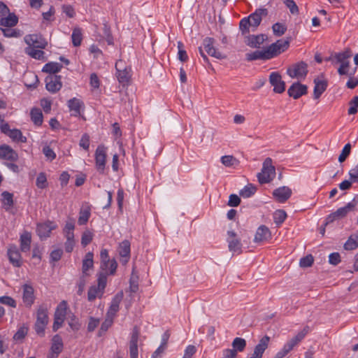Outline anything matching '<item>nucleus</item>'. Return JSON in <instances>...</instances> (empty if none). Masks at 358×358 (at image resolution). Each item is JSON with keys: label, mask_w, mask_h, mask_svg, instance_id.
Segmentation results:
<instances>
[{"label": "nucleus", "mask_w": 358, "mask_h": 358, "mask_svg": "<svg viewBox=\"0 0 358 358\" xmlns=\"http://www.w3.org/2000/svg\"><path fill=\"white\" fill-rule=\"evenodd\" d=\"M289 45V41L288 40L284 41L280 39L264 50L247 53L245 55V59L248 62L257 59L268 60L284 52L288 49Z\"/></svg>", "instance_id": "1"}, {"label": "nucleus", "mask_w": 358, "mask_h": 358, "mask_svg": "<svg viewBox=\"0 0 358 358\" xmlns=\"http://www.w3.org/2000/svg\"><path fill=\"white\" fill-rule=\"evenodd\" d=\"M267 15L266 8H258L248 17H243L239 23V29L242 34L246 35L250 34V31H256L262 20V17H266Z\"/></svg>", "instance_id": "2"}, {"label": "nucleus", "mask_w": 358, "mask_h": 358, "mask_svg": "<svg viewBox=\"0 0 358 358\" xmlns=\"http://www.w3.org/2000/svg\"><path fill=\"white\" fill-rule=\"evenodd\" d=\"M275 176V168L273 165L272 159L267 157L263 162L262 171L257 173V179L260 184H266L272 181Z\"/></svg>", "instance_id": "3"}, {"label": "nucleus", "mask_w": 358, "mask_h": 358, "mask_svg": "<svg viewBox=\"0 0 358 358\" xmlns=\"http://www.w3.org/2000/svg\"><path fill=\"white\" fill-rule=\"evenodd\" d=\"M107 283V273H99L97 285L90 287L87 293V299L90 301H94L96 298H101L104 294Z\"/></svg>", "instance_id": "4"}, {"label": "nucleus", "mask_w": 358, "mask_h": 358, "mask_svg": "<svg viewBox=\"0 0 358 358\" xmlns=\"http://www.w3.org/2000/svg\"><path fill=\"white\" fill-rule=\"evenodd\" d=\"M199 51L205 62H208V59L205 55L204 51L216 59H221L222 58V52L216 50L215 47V40L212 38H205L203 41L202 46L199 47Z\"/></svg>", "instance_id": "5"}, {"label": "nucleus", "mask_w": 358, "mask_h": 358, "mask_svg": "<svg viewBox=\"0 0 358 358\" xmlns=\"http://www.w3.org/2000/svg\"><path fill=\"white\" fill-rule=\"evenodd\" d=\"M116 76L119 83L123 85H128L131 77V68L125 65L122 59L115 63Z\"/></svg>", "instance_id": "6"}, {"label": "nucleus", "mask_w": 358, "mask_h": 358, "mask_svg": "<svg viewBox=\"0 0 358 358\" xmlns=\"http://www.w3.org/2000/svg\"><path fill=\"white\" fill-rule=\"evenodd\" d=\"M352 57L350 49L348 48L343 52L336 53L334 55L336 64L340 63V67L338 69V73L340 76L348 75V69L350 67L349 59Z\"/></svg>", "instance_id": "7"}, {"label": "nucleus", "mask_w": 358, "mask_h": 358, "mask_svg": "<svg viewBox=\"0 0 358 358\" xmlns=\"http://www.w3.org/2000/svg\"><path fill=\"white\" fill-rule=\"evenodd\" d=\"M227 235L228 248L231 252V257L241 254L242 243L237 234L234 231H228Z\"/></svg>", "instance_id": "8"}, {"label": "nucleus", "mask_w": 358, "mask_h": 358, "mask_svg": "<svg viewBox=\"0 0 358 358\" xmlns=\"http://www.w3.org/2000/svg\"><path fill=\"white\" fill-rule=\"evenodd\" d=\"M308 72V64L303 61L294 64L287 70V75L292 78H304L307 76Z\"/></svg>", "instance_id": "9"}, {"label": "nucleus", "mask_w": 358, "mask_h": 358, "mask_svg": "<svg viewBox=\"0 0 358 358\" xmlns=\"http://www.w3.org/2000/svg\"><path fill=\"white\" fill-rule=\"evenodd\" d=\"M24 41L27 44V47H33L34 48L45 49L48 45V41L41 34L26 35Z\"/></svg>", "instance_id": "10"}, {"label": "nucleus", "mask_w": 358, "mask_h": 358, "mask_svg": "<svg viewBox=\"0 0 358 358\" xmlns=\"http://www.w3.org/2000/svg\"><path fill=\"white\" fill-rule=\"evenodd\" d=\"M233 349L225 350V358H236L237 352H243L246 347V341L244 338L236 337L232 342Z\"/></svg>", "instance_id": "11"}, {"label": "nucleus", "mask_w": 358, "mask_h": 358, "mask_svg": "<svg viewBox=\"0 0 358 358\" xmlns=\"http://www.w3.org/2000/svg\"><path fill=\"white\" fill-rule=\"evenodd\" d=\"M269 83L273 87V92L282 94L285 90V83L282 80V76L278 71L271 73Z\"/></svg>", "instance_id": "12"}, {"label": "nucleus", "mask_w": 358, "mask_h": 358, "mask_svg": "<svg viewBox=\"0 0 358 358\" xmlns=\"http://www.w3.org/2000/svg\"><path fill=\"white\" fill-rule=\"evenodd\" d=\"M106 161V148L103 145H99L95 152V163L97 171L103 173Z\"/></svg>", "instance_id": "13"}, {"label": "nucleus", "mask_w": 358, "mask_h": 358, "mask_svg": "<svg viewBox=\"0 0 358 358\" xmlns=\"http://www.w3.org/2000/svg\"><path fill=\"white\" fill-rule=\"evenodd\" d=\"M101 257V268L107 271V264H110V274L115 273L117 264L115 259H110L108 252L106 249H102L100 254Z\"/></svg>", "instance_id": "14"}, {"label": "nucleus", "mask_w": 358, "mask_h": 358, "mask_svg": "<svg viewBox=\"0 0 358 358\" xmlns=\"http://www.w3.org/2000/svg\"><path fill=\"white\" fill-rule=\"evenodd\" d=\"M245 36V43L252 48H259L260 45L264 43L265 41L268 39L266 34H260L258 35H250L246 34Z\"/></svg>", "instance_id": "15"}, {"label": "nucleus", "mask_w": 358, "mask_h": 358, "mask_svg": "<svg viewBox=\"0 0 358 358\" xmlns=\"http://www.w3.org/2000/svg\"><path fill=\"white\" fill-rule=\"evenodd\" d=\"M45 82L47 90L52 93L58 92L62 86L61 77L57 75L48 76Z\"/></svg>", "instance_id": "16"}, {"label": "nucleus", "mask_w": 358, "mask_h": 358, "mask_svg": "<svg viewBox=\"0 0 358 358\" xmlns=\"http://www.w3.org/2000/svg\"><path fill=\"white\" fill-rule=\"evenodd\" d=\"M307 92V86L299 82L294 83L287 90L288 95L294 99H299L301 96L306 94Z\"/></svg>", "instance_id": "17"}, {"label": "nucleus", "mask_w": 358, "mask_h": 358, "mask_svg": "<svg viewBox=\"0 0 358 358\" xmlns=\"http://www.w3.org/2000/svg\"><path fill=\"white\" fill-rule=\"evenodd\" d=\"M139 336V329L134 327L129 341V356L130 358H138V341Z\"/></svg>", "instance_id": "18"}, {"label": "nucleus", "mask_w": 358, "mask_h": 358, "mask_svg": "<svg viewBox=\"0 0 358 358\" xmlns=\"http://www.w3.org/2000/svg\"><path fill=\"white\" fill-rule=\"evenodd\" d=\"M357 203L355 199L349 202L345 206L339 208L336 211L331 213V216L330 217L333 218H343L345 217L350 212L354 211L356 207Z\"/></svg>", "instance_id": "19"}, {"label": "nucleus", "mask_w": 358, "mask_h": 358, "mask_svg": "<svg viewBox=\"0 0 358 358\" xmlns=\"http://www.w3.org/2000/svg\"><path fill=\"white\" fill-rule=\"evenodd\" d=\"M0 158L15 162L18 159L17 153L7 145L0 146Z\"/></svg>", "instance_id": "20"}, {"label": "nucleus", "mask_w": 358, "mask_h": 358, "mask_svg": "<svg viewBox=\"0 0 358 358\" xmlns=\"http://www.w3.org/2000/svg\"><path fill=\"white\" fill-rule=\"evenodd\" d=\"M273 195L278 201L284 203L291 196L292 190L288 187L283 186L275 189Z\"/></svg>", "instance_id": "21"}, {"label": "nucleus", "mask_w": 358, "mask_h": 358, "mask_svg": "<svg viewBox=\"0 0 358 358\" xmlns=\"http://www.w3.org/2000/svg\"><path fill=\"white\" fill-rule=\"evenodd\" d=\"M118 252L121 257L120 262L123 264H126L130 257V243L127 240H124L119 245Z\"/></svg>", "instance_id": "22"}, {"label": "nucleus", "mask_w": 358, "mask_h": 358, "mask_svg": "<svg viewBox=\"0 0 358 358\" xmlns=\"http://www.w3.org/2000/svg\"><path fill=\"white\" fill-rule=\"evenodd\" d=\"M56 227L55 224L52 222L38 224L37 225L36 231L41 238H45L50 236L52 230Z\"/></svg>", "instance_id": "23"}, {"label": "nucleus", "mask_w": 358, "mask_h": 358, "mask_svg": "<svg viewBox=\"0 0 358 358\" xmlns=\"http://www.w3.org/2000/svg\"><path fill=\"white\" fill-rule=\"evenodd\" d=\"M8 256L10 262L16 267L22 265L20 253L16 246H10L8 250Z\"/></svg>", "instance_id": "24"}, {"label": "nucleus", "mask_w": 358, "mask_h": 358, "mask_svg": "<svg viewBox=\"0 0 358 358\" xmlns=\"http://www.w3.org/2000/svg\"><path fill=\"white\" fill-rule=\"evenodd\" d=\"M23 294L22 300L23 303L27 306H30L34 301V291L31 285L25 284L22 286Z\"/></svg>", "instance_id": "25"}, {"label": "nucleus", "mask_w": 358, "mask_h": 358, "mask_svg": "<svg viewBox=\"0 0 358 358\" xmlns=\"http://www.w3.org/2000/svg\"><path fill=\"white\" fill-rule=\"evenodd\" d=\"M314 84L315 87L313 90V97L315 99H317L327 90L328 83L326 80H319L318 78H315Z\"/></svg>", "instance_id": "26"}, {"label": "nucleus", "mask_w": 358, "mask_h": 358, "mask_svg": "<svg viewBox=\"0 0 358 358\" xmlns=\"http://www.w3.org/2000/svg\"><path fill=\"white\" fill-rule=\"evenodd\" d=\"M83 106V102L77 98H73L68 101V107L73 116H79L80 110Z\"/></svg>", "instance_id": "27"}, {"label": "nucleus", "mask_w": 358, "mask_h": 358, "mask_svg": "<svg viewBox=\"0 0 358 358\" xmlns=\"http://www.w3.org/2000/svg\"><path fill=\"white\" fill-rule=\"evenodd\" d=\"M48 322V315H38L37 320L35 324V330L41 336L44 335L45 329Z\"/></svg>", "instance_id": "28"}, {"label": "nucleus", "mask_w": 358, "mask_h": 358, "mask_svg": "<svg viewBox=\"0 0 358 358\" xmlns=\"http://www.w3.org/2000/svg\"><path fill=\"white\" fill-rule=\"evenodd\" d=\"M18 22V17L13 13H9L6 16L0 18V27H13Z\"/></svg>", "instance_id": "29"}, {"label": "nucleus", "mask_w": 358, "mask_h": 358, "mask_svg": "<svg viewBox=\"0 0 358 358\" xmlns=\"http://www.w3.org/2000/svg\"><path fill=\"white\" fill-rule=\"evenodd\" d=\"M271 236V234L269 229L264 225H262L257 229L254 241L257 243L262 242L268 240Z\"/></svg>", "instance_id": "30"}, {"label": "nucleus", "mask_w": 358, "mask_h": 358, "mask_svg": "<svg viewBox=\"0 0 358 358\" xmlns=\"http://www.w3.org/2000/svg\"><path fill=\"white\" fill-rule=\"evenodd\" d=\"M93 257H94V255L91 252H89L85 255V256L83 260V266H82L83 277L89 275V273H87V271H89V269L93 268V265H94Z\"/></svg>", "instance_id": "31"}, {"label": "nucleus", "mask_w": 358, "mask_h": 358, "mask_svg": "<svg viewBox=\"0 0 358 358\" xmlns=\"http://www.w3.org/2000/svg\"><path fill=\"white\" fill-rule=\"evenodd\" d=\"M20 250L22 252H27L30 250L31 235L28 231H24L20 238Z\"/></svg>", "instance_id": "32"}, {"label": "nucleus", "mask_w": 358, "mask_h": 358, "mask_svg": "<svg viewBox=\"0 0 358 358\" xmlns=\"http://www.w3.org/2000/svg\"><path fill=\"white\" fill-rule=\"evenodd\" d=\"M24 52L27 55H29L34 59L42 61L46 60L45 52L42 50V49L34 48L33 47H27L24 49Z\"/></svg>", "instance_id": "33"}, {"label": "nucleus", "mask_w": 358, "mask_h": 358, "mask_svg": "<svg viewBox=\"0 0 358 358\" xmlns=\"http://www.w3.org/2000/svg\"><path fill=\"white\" fill-rule=\"evenodd\" d=\"M257 190V188L255 185L248 183L240 190L239 195L244 199H248L253 196L256 193Z\"/></svg>", "instance_id": "34"}, {"label": "nucleus", "mask_w": 358, "mask_h": 358, "mask_svg": "<svg viewBox=\"0 0 358 358\" xmlns=\"http://www.w3.org/2000/svg\"><path fill=\"white\" fill-rule=\"evenodd\" d=\"M63 350V342L59 335H55L52 339L50 351L56 354H60Z\"/></svg>", "instance_id": "35"}, {"label": "nucleus", "mask_w": 358, "mask_h": 358, "mask_svg": "<svg viewBox=\"0 0 358 358\" xmlns=\"http://www.w3.org/2000/svg\"><path fill=\"white\" fill-rule=\"evenodd\" d=\"M62 68V64L57 62H49L45 64L43 71L49 73L50 75H55V73L59 72Z\"/></svg>", "instance_id": "36"}, {"label": "nucleus", "mask_w": 358, "mask_h": 358, "mask_svg": "<svg viewBox=\"0 0 358 358\" xmlns=\"http://www.w3.org/2000/svg\"><path fill=\"white\" fill-rule=\"evenodd\" d=\"M2 203L4 206L6 210H8L13 205V195L8 192H3L1 194Z\"/></svg>", "instance_id": "37"}, {"label": "nucleus", "mask_w": 358, "mask_h": 358, "mask_svg": "<svg viewBox=\"0 0 358 358\" xmlns=\"http://www.w3.org/2000/svg\"><path fill=\"white\" fill-rule=\"evenodd\" d=\"M30 115L31 120L36 125H41L43 123V113L39 108H33Z\"/></svg>", "instance_id": "38"}, {"label": "nucleus", "mask_w": 358, "mask_h": 358, "mask_svg": "<svg viewBox=\"0 0 358 358\" xmlns=\"http://www.w3.org/2000/svg\"><path fill=\"white\" fill-rule=\"evenodd\" d=\"M8 136L14 141L20 143L27 142V138L22 135L20 130L17 129H12Z\"/></svg>", "instance_id": "39"}, {"label": "nucleus", "mask_w": 358, "mask_h": 358, "mask_svg": "<svg viewBox=\"0 0 358 358\" xmlns=\"http://www.w3.org/2000/svg\"><path fill=\"white\" fill-rule=\"evenodd\" d=\"M240 165V161L233 155H225V169H235Z\"/></svg>", "instance_id": "40"}, {"label": "nucleus", "mask_w": 358, "mask_h": 358, "mask_svg": "<svg viewBox=\"0 0 358 358\" xmlns=\"http://www.w3.org/2000/svg\"><path fill=\"white\" fill-rule=\"evenodd\" d=\"M123 297L122 292L117 293L115 297L111 301V304L110 306V311L112 313H116L119 310L120 303L122 301Z\"/></svg>", "instance_id": "41"}, {"label": "nucleus", "mask_w": 358, "mask_h": 358, "mask_svg": "<svg viewBox=\"0 0 358 358\" xmlns=\"http://www.w3.org/2000/svg\"><path fill=\"white\" fill-rule=\"evenodd\" d=\"M72 43L75 47H78L81 44L83 36L82 31L80 28H74L71 35Z\"/></svg>", "instance_id": "42"}, {"label": "nucleus", "mask_w": 358, "mask_h": 358, "mask_svg": "<svg viewBox=\"0 0 358 358\" xmlns=\"http://www.w3.org/2000/svg\"><path fill=\"white\" fill-rule=\"evenodd\" d=\"M90 217V208L89 207H87L85 209H81L79 213V217H78V224L83 225L85 224Z\"/></svg>", "instance_id": "43"}, {"label": "nucleus", "mask_w": 358, "mask_h": 358, "mask_svg": "<svg viewBox=\"0 0 358 358\" xmlns=\"http://www.w3.org/2000/svg\"><path fill=\"white\" fill-rule=\"evenodd\" d=\"M287 217V213L284 210H277L273 213L274 222L280 226L282 224Z\"/></svg>", "instance_id": "44"}, {"label": "nucleus", "mask_w": 358, "mask_h": 358, "mask_svg": "<svg viewBox=\"0 0 358 358\" xmlns=\"http://www.w3.org/2000/svg\"><path fill=\"white\" fill-rule=\"evenodd\" d=\"M358 247V238H356V235L350 236L348 241L344 244V248L346 250H352Z\"/></svg>", "instance_id": "45"}, {"label": "nucleus", "mask_w": 358, "mask_h": 358, "mask_svg": "<svg viewBox=\"0 0 358 358\" xmlns=\"http://www.w3.org/2000/svg\"><path fill=\"white\" fill-rule=\"evenodd\" d=\"M272 29L273 34L275 36L279 37L282 36L285 33V31H287V27L285 24H283L280 22H276L273 24Z\"/></svg>", "instance_id": "46"}, {"label": "nucleus", "mask_w": 358, "mask_h": 358, "mask_svg": "<svg viewBox=\"0 0 358 358\" xmlns=\"http://www.w3.org/2000/svg\"><path fill=\"white\" fill-rule=\"evenodd\" d=\"M28 329L25 326L20 327L13 336V339L16 341H21L27 334Z\"/></svg>", "instance_id": "47"}, {"label": "nucleus", "mask_w": 358, "mask_h": 358, "mask_svg": "<svg viewBox=\"0 0 358 358\" xmlns=\"http://www.w3.org/2000/svg\"><path fill=\"white\" fill-rule=\"evenodd\" d=\"M351 152V145L350 143H347L344 148H343L341 153L338 157V162L342 163L345 161L347 157L350 155Z\"/></svg>", "instance_id": "48"}, {"label": "nucleus", "mask_w": 358, "mask_h": 358, "mask_svg": "<svg viewBox=\"0 0 358 358\" xmlns=\"http://www.w3.org/2000/svg\"><path fill=\"white\" fill-rule=\"evenodd\" d=\"M350 108L348 109L349 115H355L358 110V96H354L349 102Z\"/></svg>", "instance_id": "49"}, {"label": "nucleus", "mask_w": 358, "mask_h": 358, "mask_svg": "<svg viewBox=\"0 0 358 358\" xmlns=\"http://www.w3.org/2000/svg\"><path fill=\"white\" fill-rule=\"evenodd\" d=\"M36 185L40 189H44L47 187V178L44 173H40L38 175L36 178Z\"/></svg>", "instance_id": "50"}, {"label": "nucleus", "mask_w": 358, "mask_h": 358, "mask_svg": "<svg viewBox=\"0 0 358 358\" xmlns=\"http://www.w3.org/2000/svg\"><path fill=\"white\" fill-rule=\"evenodd\" d=\"M314 258L312 255H308L300 259L299 265L302 268H308L312 266Z\"/></svg>", "instance_id": "51"}, {"label": "nucleus", "mask_w": 358, "mask_h": 358, "mask_svg": "<svg viewBox=\"0 0 358 358\" xmlns=\"http://www.w3.org/2000/svg\"><path fill=\"white\" fill-rule=\"evenodd\" d=\"M284 4L289 9L292 14L299 13V8L294 0H282Z\"/></svg>", "instance_id": "52"}, {"label": "nucleus", "mask_w": 358, "mask_h": 358, "mask_svg": "<svg viewBox=\"0 0 358 358\" xmlns=\"http://www.w3.org/2000/svg\"><path fill=\"white\" fill-rule=\"evenodd\" d=\"M93 235L92 234L87 230L83 233L81 238V244L83 246L85 247L92 241Z\"/></svg>", "instance_id": "53"}, {"label": "nucleus", "mask_w": 358, "mask_h": 358, "mask_svg": "<svg viewBox=\"0 0 358 358\" xmlns=\"http://www.w3.org/2000/svg\"><path fill=\"white\" fill-rule=\"evenodd\" d=\"M3 36L6 37H18L20 36L19 31L16 29H10V27L3 28L0 27Z\"/></svg>", "instance_id": "54"}, {"label": "nucleus", "mask_w": 358, "mask_h": 358, "mask_svg": "<svg viewBox=\"0 0 358 358\" xmlns=\"http://www.w3.org/2000/svg\"><path fill=\"white\" fill-rule=\"evenodd\" d=\"M241 198L235 194H232L229 197L228 205L231 207H237L241 203Z\"/></svg>", "instance_id": "55"}, {"label": "nucleus", "mask_w": 358, "mask_h": 358, "mask_svg": "<svg viewBox=\"0 0 358 358\" xmlns=\"http://www.w3.org/2000/svg\"><path fill=\"white\" fill-rule=\"evenodd\" d=\"M43 153L44 154L45 157L50 161H52L56 157V154L52 150V149L48 145H45L43 147Z\"/></svg>", "instance_id": "56"}, {"label": "nucleus", "mask_w": 358, "mask_h": 358, "mask_svg": "<svg viewBox=\"0 0 358 358\" xmlns=\"http://www.w3.org/2000/svg\"><path fill=\"white\" fill-rule=\"evenodd\" d=\"M65 315H55V322L53 324V331H57L62 327L64 322Z\"/></svg>", "instance_id": "57"}, {"label": "nucleus", "mask_w": 358, "mask_h": 358, "mask_svg": "<svg viewBox=\"0 0 358 358\" xmlns=\"http://www.w3.org/2000/svg\"><path fill=\"white\" fill-rule=\"evenodd\" d=\"M0 302L2 304L6 305L10 307H15L16 302L10 296H3L0 297Z\"/></svg>", "instance_id": "58"}, {"label": "nucleus", "mask_w": 358, "mask_h": 358, "mask_svg": "<svg viewBox=\"0 0 358 358\" xmlns=\"http://www.w3.org/2000/svg\"><path fill=\"white\" fill-rule=\"evenodd\" d=\"M113 322V317L112 315H108L104 322L101 324V330L106 331Z\"/></svg>", "instance_id": "59"}, {"label": "nucleus", "mask_w": 358, "mask_h": 358, "mask_svg": "<svg viewBox=\"0 0 358 358\" xmlns=\"http://www.w3.org/2000/svg\"><path fill=\"white\" fill-rule=\"evenodd\" d=\"M329 264L336 266L341 262V256L338 252H333L329 256Z\"/></svg>", "instance_id": "60"}, {"label": "nucleus", "mask_w": 358, "mask_h": 358, "mask_svg": "<svg viewBox=\"0 0 358 358\" xmlns=\"http://www.w3.org/2000/svg\"><path fill=\"white\" fill-rule=\"evenodd\" d=\"M79 145L85 150H88L90 148V136L87 134L82 136Z\"/></svg>", "instance_id": "61"}, {"label": "nucleus", "mask_w": 358, "mask_h": 358, "mask_svg": "<svg viewBox=\"0 0 358 358\" xmlns=\"http://www.w3.org/2000/svg\"><path fill=\"white\" fill-rule=\"evenodd\" d=\"M62 254H63L62 250L55 249L51 252L50 259L53 262H57L61 259Z\"/></svg>", "instance_id": "62"}, {"label": "nucleus", "mask_w": 358, "mask_h": 358, "mask_svg": "<svg viewBox=\"0 0 358 358\" xmlns=\"http://www.w3.org/2000/svg\"><path fill=\"white\" fill-rule=\"evenodd\" d=\"M304 334H301L300 332H299L297 334V335L296 336H294V338H292L289 341H288L287 343L291 345V346L292 348H294L296 344H298L303 338H304Z\"/></svg>", "instance_id": "63"}, {"label": "nucleus", "mask_w": 358, "mask_h": 358, "mask_svg": "<svg viewBox=\"0 0 358 358\" xmlns=\"http://www.w3.org/2000/svg\"><path fill=\"white\" fill-rule=\"evenodd\" d=\"M196 352V348L194 345H188L185 350L182 358H192Z\"/></svg>", "instance_id": "64"}]
</instances>
